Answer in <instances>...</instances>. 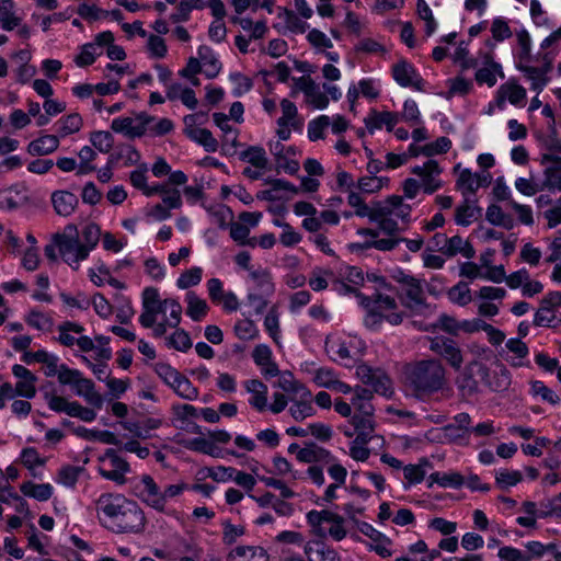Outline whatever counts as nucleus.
<instances>
[{
    "label": "nucleus",
    "instance_id": "obj_1",
    "mask_svg": "<svg viewBox=\"0 0 561 561\" xmlns=\"http://www.w3.org/2000/svg\"><path fill=\"white\" fill-rule=\"evenodd\" d=\"M95 510L100 523L115 534H137L145 528L146 517L141 507L122 494H101Z\"/></svg>",
    "mask_w": 561,
    "mask_h": 561
},
{
    "label": "nucleus",
    "instance_id": "obj_2",
    "mask_svg": "<svg viewBox=\"0 0 561 561\" xmlns=\"http://www.w3.org/2000/svg\"><path fill=\"white\" fill-rule=\"evenodd\" d=\"M408 387L417 396H431L444 388L446 370L438 359H422L404 367Z\"/></svg>",
    "mask_w": 561,
    "mask_h": 561
},
{
    "label": "nucleus",
    "instance_id": "obj_3",
    "mask_svg": "<svg viewBox=\"0 0 561 561\" xmlns=\"http://www.w3.org/2000/svg\"><path fill=\"white\" fill-rule=\"evenodd\" d=\"M54 242L62 260L73 268H78L79 262L85 260L89 255V248L80 243L75 225H67L62 233H56Z\"/></svg>",
    "mask_w": 561,
    "mask_h": 561
},
{
    "label": "nucleus",
    "instance_id": "obj_4",
    "mask_svg": "<svg viewBox=\"0 0 561 561\" xmlns=\"http://www.w3.org/2000/svg\"><path fill=\"white\" fill-rule=\"evenodd\" d=\"M307 522L311 526L312 531L322 538L327 536L340 541L346 536L344 529V518L329 510L316 511L307 513Z\"/></svg>",
    "mask_w": 561,
    "mask_h": 561
},
{
    "label": "nucleus",
    "instance_id": "obj_5",
    "mask_svg": "<svg viewBox=\"0 0 561 561\" xmlns=\"http://www.w3.org/2000/svg\"><path fill=\"white\" fill-rule=\"evenodd\" d=\"M133 494L158 512H163V496L159 485L149 474L133 481Z\"/></svg>",
    "mask_w": 561,
    "mask_h": 561
},
{
    "label": "nucleus",
    "instance_id": "obj_6",
    "mask_svg": "<svg viewBox=\"0 0 561 561\" xmlns=\"http://www.w3.org/2000/svg\"><path fill=\"white\" fill-rule=\"evenodd\" d=\"M537 60L542 62L541 67L518 64L517 68L531 81V89L540 93L548 84L550 78L547 76L552 69L554 56L552 53L538 54Z\"/></svg>",
    "mask_w": 561,
    "mask_h": 561
},
{
    "label": "nucleus",
    "instance_id": "obj_7",
    "mask_svg": "<svg viewBox=\"0 0 561 561\" xmlns=\"http://www.w3.org/2000/svg\"><path fill=\"white\" fill-rule=\"evenodd\" d=\"M397 294L402 306L410 309L413 313H419L421 308L427 307L422 283L414 276L402 285V294Z\"/></svg>",
    "mask_w": 561,
    "mask_h": 561
},
{
    "label": "nucleus",
    "instance_id": "obj_8",
    "mask_svg": "<svg viewBox=\"0 0 561 561\" xmlns=\"http://www.w3.org/2000/svg\"><path fill=\"white\" fill-rule=\"evenodd\" d=\"M392 78L403 88L411 87L417 91H424V79L417 72L415 67L404 59L392 66Z\"/></svg>",
    "mask_w": 561,
    "mask_h": 561
},
{
    "label": "nucleus",
    "instance_id": "obj_9",
    "mask_svg": "<svg viewBox=\"0 0 561 561\" xmlns=\"http://www.w3.org/2000/svg\"><path fill=\"white\" fill-rule=\"evenodd\" d=\"M356 375L365 385L371 386L376 393L386 397L391 393V381L380 369L363 364L356 368Z\"/></svg>",
    "mask_w": 561,
    "mask_h": 561
},
{
    "label": "nucleus",
    "instance_id": "obj_10",
    "mask_svg": "<svg viewBox=\"0 0 561 561\" xmlns=\"http://www.w3.org/2000/svg\"><path fill=\"white\" fill-rule=\"evenodd\" d=\"M100 460H108L112 469L106 470L100 468V474L117 484H124L126 482L125 474L130 471L129 463L122 457H119L115 449H106L104 456Z\"/></svg>",
    "mask_w": 561,
    "mask_h": 561
},
{
    "label": "nucleus",
    "instance_id": "obj_11",
    "mask_svg": "<svg viewBox=\"0 0 561 561\" xmlns=\"http://www.w3.org/2000/svg\"><path fill=\"white\" fill-rule=\"evenodd\" d=\"M297 460L304 463L330 465L335 461V458L330 450L313 442H307L301 450H298Z\"/></svg>",
    "mask_w": 561,
    "mask_h": 561
},
{
    "label": "nucleus",
    "instance_id": "obj_12",
    "mask_svg": "<svg viewBox=\"0 0 561 561\" xmlns=\"http://www.w3.org/2000/svg\"><path fill=\"white\" fill-rule=\"evenodd\" d=\"M265 182L271 185V188L261 191L256 194V197L261 201L275 202L280 199H288L284 195L285 192L297 194L299 188L293 183L283 179H266Z\"/></svg>",
    "mask_w": 561,
    "mask_h": 561
},
{
    "label": "nucleus",
    "instance_id": "obj_13",
    "mask_svg": "<svg viewBox=\"0 0 561 561\" xmlns=\"http://www.w3.org/2000/svg\"><path fill=\"white\" fill-rule=\"evenodd\" d=\"M12 374L19 379L15 385L18 396L32 399L36 394L35 383L37 377L26 367L15 364L12 367Z\"/></svg>",
    "mask_w": 561,
    "mask_h": 561
},
{
    "label": "nucleus",
    "instance_id": "obj_14",
    "mask_svg": "<svg viewBox=\"0 0 561 561\" xmlns=\"http://www.w3.org/2000/svg\"><path fill=\"white\" fill-rule=\"evenodd\" d=\"M357 233L360 236H368L371 238V240L365 241L364 243L352 244V248L362 250L377 249L379 251H391L400 243V239L393 237L376 239L379 236V232L369 228H360L357 230Z\"/></svg>",
    "mask_w": 561,
    "mask_h": 561
},
{
    "label": "nucleus",
    "instance_id": "obj_15",
    "mask_svg": "<svg viewBox=\"0 0 561 561\" xmlns=\"http://www.w3.org/2000/svg\"><path fill=\"white\" fill-rule=\"evenodd\" d=\"M561 306V293L560 291H550L546 297L540 301V308L535 314L534 324L537 327H557L558 323H554L556 316L551 314V317H543V312H550L552 308Z\"/></svg>",
    "mask_w": 561,
    "mask_h": 561
},
{
    "label": "nucleus",
    "instance_id": "obj_16",
    "mask_svg": "<svg viewBox=\"0 0 561 561\" xmlns=\"http://www.w3.org/2000/svg\"><path fill=\"white\" fill-rule=\"evenodd\" d=\"M477 201L470 196L463 197V202L455 209V221L457 225L467 227L482 215V208L476 205Z\"/></svg>",
    "mask_w": 561,
    "mask_h": 561
},
{
    "label": "nucleus",
    "instance_id": "obj_17",
    "mask_svg": "<svg viewBox=\"0 0 561 561\" xmlns=\"http://www.w3.org/2000/svg\"><path fill=\"white\" fill-rule=\"evenodd\" d=\"M364 122L370 134H373L375 129H380L382 126H386L388 131H392L393 127L399 122V114L394 112H378L376 110H371Z\"/></svg>",
    "mask_w": 561,
    "mask_h": 561
},
{
    "label": "nucleus",
    "instance_id": "obj_18",
    "mask_svg": "<svg viewBox=\"0 0 561 561\" xmlns=\"http://www.w3.org/2000/svg\"><path fill=\"white\" fill-rule=\"evenodd\" d=\"M51 204L59 216H70L79 204L78 197L69 191H55L51 194Z\"/></svg>",
    "mask_w": 561,
    "mask_h": 561
},
{
    "label": "nucleus",
    "instance_id": "obj_19",
    "mask_svg": "<svg viewBox=\"0 0 561 561\" xmlns=\"http://www.w3.org/2000/svg\"><path fill=\"white\" fill-rule=\"evenodd\" d=\"M244 387L252 394L250 405L260 412L264 411L267 407V386L259 379H250L244 382Z\"/></svg>",
    "mask_w": 561,
    "mask_h": 561
},
{
    "label": "nucleus",
    "instance_id": "obj_20",
    "mask_svg": "<svg viewBox=\"0 0 561 561\" xmlns=\"http://www.w3.org/2000/svg\"><path fill=\"white\" fill-rule=\"evenodd\" d=\"M309 561H340L337 552L322 541H311L305 546Z\"/></svg>",
    "mask_w": 561,
    "mask_h": 561
},
{
    "label": "nucleus",
    "instance_id": "obj_21",
    "mask_svg": "<svg viewBox=\"0 0 561 561\" xmlns=\"http://www.w3.org/2000/svg\"><path fill=\"white\" fill-rule=\"evenodd\" d=\"M76 393L83 397L88 403L96 409H101L103 405L102 396L95 391L94 382L91 379L84 378L82 374L79 379L73 383Z\"/></svg>",
    "mask_w": 561,
    "mask_h": 561
},
{
    "label": "nucleus",
    "instance_id": "obj_22",
    "mask_svg": "<svg viewBox=\"0 0 561 561\" xmlns=\"http://www.w3.org/2000/svg\"><path fill=\"white\" fill-rule=\"evenodd\" d=\"M497 98L500 104L507 99L511 104L519 106L526 99V90L515 81L510 80L499 88Z\"/></svg>",
    "mask_w": 561,
    "mask_h": 561
},
{
    "label": "nucleus",
    "instance_id": "obj_23",
    "mask_svg": "<svg viewBox=\"0 0 561 561\" xmlns=\"http://www.w3.org/2000/svg\"><path fill=\"white\" fill-rule=\"evenodd\" d=\"M228 561H268L262 547L240 546L228 554Z\"/></svg>",
    "mask_w": 561,
    "mask_h": 561
},
{
    "label": "nucleus",
    "instance_id": "obj_24",
    "mask_svg": "<svg viewBox=\"0 0 561 561\" xmlns=\"http://www.w3.org/2000/svg\"><path fill=\"white\" fill-rule=\"evenodd\" d=\"M111 128L115 133H122L129 138L141 137L146 133L147 122L134 125V119L130 117H117L113 119Z\"/></svg>",
    "mask_w": 561,
    "mask_h": 561
},
{
    "label": "nucleus",
    "instance_id": "obj_25",
    "mask_svg": "<svg viewBox=\"0 0 561 561\" xmlns=\"http://www.w3.org/2000/svg\"><path fill=\"white\" fill-rule=\"evenodd\" d=\"M59 146L55 135H44L28 144L27 151L32 156H45L54 152Z\"/></svg>",
    "mask_w": 561,
    "mask_h": 561
},
{
    "label": "nucleus",
    "instance_id": "obj_26",
    "mask_svg": "<svg viewBox=\"0 0 561 561\" xmlns=\"http://www.w3.org/2000/svg\"><path fill=\"white\" fill-rule=\"evenodd\" d=\"M199 61L205 67L204 73L207 78L213 79L218 76L221 69V62L215 56L210 47L202 45L198 47Z\"/></svg>",
    "mask_w": 561,
    "mask_h": 561
},
{
    "label": "nucleus",
    "instance_id": "obj_27",
    "mask_svg": "<svg viewBox=\"0 0 561 561\" xmlns=\"http://www.w3.org/2000/svg\"><path fill=\"white\" fill-rule=\"evenodd\" d=\"M300 81L304 82V87H301V91L305 93L310 103L320 110H323L329 104L328 96L320 92L314 81L311 78L301 77Z\"/></svg>",
    "mask_w": 561,
    "mask_h": 561
},
{
    "label": "nucleus",
    "instance_id": "obj_28",
    "mask_svg": "<svg viewBox=\"0 0 561 561\" xmlns=\"http://www.w3.org/2000/svg\"><path fill=\"white\" fill-rule=\"evenodd\" d=\"M186 136L203 146L207 152H216L218 149V141L213 136L211 131L206 128H186Z\"/></svg>",
    "mask_w": 561,
    "mask_h": 561
},
{
    "label": "nucleus",
    "instance_id": "obj_29",
    "mask_svg": "<svg viewBox=\"0 0 561 561\" xmlns=\"http://www.w3.org/2000/svg\"><path fill=\"white\" fill-rule=\"evenodd\" d=\"M278 387L285 392L293 393L298 398L311 397V392L302 383L295 380L293 374L288 370L280 374Z\"/></svg>",
    "mask_w": 561,
    "mask_h": 561
},
{
    "label": "nucleus",
    "instance_id": "obj_30",
    "mask_svg": "<svg viewBox=\"0 0 561 561\" xmlns=\"http://www.w3.org/2000/svg\"><path fill=\"white\" fill-rule=\"evenodd\" d=\"M21 492L28 497L44 502L51 497L53 486L49 483L36 484L32 481H25L20 486Z\"/></svg>",
    "mask_w": 561,
    "mask_h": 561
},
{
    "label": "nucleus",
    "instance_id": "obj_31",
    "mask_svg": "<svg viewBox=\"0 0 561 561\" xmlns=\"http://www.w3.org/2000/svg\"><path fill=\"white\" fill-rule=\"evenodd\" d=\"M447 248L445 250V255L453 257L458 253L462 254L466 259H472L476 254L473 247L470 242L465 241L460 236H454L451 238H447Z\"/></svg>",
    "mask_w": 561,
    "mask_h": 561
},
{
    "label": "nucleus",
    "instance_id": "obj_32",
    "mask_svg": "<svg viewBox=\"0 0 561 561\" xmlns=\"http://www.w3.org/2000/svg\"><path fill=\"white\" fill-rule=\"evenodd\" d=\"M186 314L194 321H201L208 311L207 302L199 298L194 291L186 294Z\"/></svg>",
    "mask_w": 561,
    "mask_h": 561
},
{
    "label": "nucleus",
    "instance_id": "obj_33",
    "mask_svg": "<svg viewBox=\"0 0 561 561\" xmlns=\"http://www.w3.org/2000/svg\"><path fill=\"white\" fill-rule=\"evenodd\" d=\"M310 398L311 397H304L298 400L290 398L293 404L289 408V413L297 422L304 421L305 419L316 414V409L313 408Z\"/></svg>",
    "mask_w": 561,
    "mask_h": 561
},
{
    "label": "nucleus",
    "instance_id": "obj_34",
    "mask_svg": "<svg viewBox=\"0 0 561 561\" xmlns=\"http://www.w3.org/2000/svg\"><path fill=\"white\" fill-rule=\"evenodd\" d=\"M434 483L443 488H459L463 484V477L457 472H433L427 479V486L432 488Z\"/></svg>",
    "mask_w": 561,
    "mask_h": 561
},
{
    "label": "nucleus",
    "instance_id": "obj_35",
    "mask_svg": "<svg viewBox=\"0 0 561 561\" xmlns=\"http://www.w3.org/2000/svg\"><path fill=\"white\" fill-rule=\"evenodd\" d=\"M496 76L504 78V72L500 64H494L493 67H480L474 73V80L478 84H486L492 88L496 83Z\"/></svg>",
    "mask_w": 561,
    "mask_h": 561
},
{
    "label": "nucleus",
    "instance_id": "obj_36",
    "mask_svg": "<svg viewBox=\"0 0 561 561\" xmlns=\"http://www.w3.org/2000/svg\"><path fill=\"white\" fill-rule=\"evenodd\" d=\"M278 18L284 20L286 28L291 33L302 34L308 28V24L305 21L300 20L294 11L286 8H278Z\"/></svg>",
    "mask_w": 561,
    "mask_h": 561
},
{
    "label": "nucleus",
    "instance_id": "obj_37",
    "mask_svg": "<svg viewBox=\"0 0 561 561\" xmlns=\"http://www.w3.org/2000/svg\"><path fill=\"white\" fill-rule=\"evenodd\" d=\"M154 371L173 391L175 389V385L183 376L178 369L167 363H157L154 365Z\"/></svg>",
    "mask_w": 561,
    "mask_h": 561
},
{
    "label": "nucleus",
    "instance_id": "obj_38",
    "mask_svg": "<svg viewBox=\"0 0 561 561\" xmlns=\"http://www.w3.org/2000/svg\"><path fill=\"white\" fill-rule=\"evenodd\" d=\"M241 160L248 161L254 168L265 169L267 165V158L264 148L259 146L249 147L240 154Z\"/></svg>",
    "mask_w": 561,
    "mask_h": 561
},
{
    "label": "nucleus",
    "instance_id": "obj_39",
    "mask_svg": "<svg viewBox=\"0 0 561 561\" xmlns=\"http://www.w3.org/2000/svg\"><path fill=\"white\" fill-rule=\"evenodd\" d=\"M456 185L461 191L463 197L474 194L481 187V183L477 181L476 174H472L469 169H463L460 172Z\"/></svg>",
    "mask_w": 561,
    "mask_h": 561
},
{
    "label": "nucleus",
    "instance_id": "obj_40",
    "mask_svg": "<svg viewBox=\"0 0 561 561\" xmlns=\"http://www.w3.org/2000/svg\"><path fill=\"white\" fill-rule=\"evenodd\" d=\"M59 129L58 134L60 137H66L70 134H75L82 127V118L79 114L73 113L61 117L58 121Z\"/></svg>",
    "mask_w": 561,
    "mask_h": 561
},
{
    "label": "nucleus",
    "instance_id": "obj_41",
    "mask_svg": "<svg viewBox=\"0 0 561 561\" xmlns=\"http://www.w3.org/2000/svg\"><path fill=\"white\" fill-rule=\"evenodd\" d=\"M251 278L255 282L257 288L260 289V294L265 296L273 295L275 287L272 282V277L268 271L266 270H257L252 271L250 273Z\"/></svg>",
    "mask_w": 561,
    "mask_h": 561
},
{
    "label": "nucleus",
    "instance_id": "obj_42",
    "mask_svg": "<svg viewBox=\"0 0 561 561\" xmlns=\"http://www.w3.org/2000/svg\"><path fill=\"white\" fill-rule=\"evenodd\" d=\"M451 147V140L448 137H438L435 141L424 145L420 148L419 153L425 157L446 153Z\"/></svg>",
    "mask_w": 561,
    "mask_h": 561
},
{
    "label": "nucleus",
    "instance_id": "obj_43",
    "mask_svg": "<svg viewBox=\"0 0 561 561\" xmlns=\"http://www.w3.org/2000/svg\"><path fill=\"white\" fill-rule=\"evenodd\" d=\"M283 115L277 119V126H290L297 128V122L295 121L298 111L294 102L283 99L280 102Z\"/></svg>",
    "mask_w": 561,
    "mask_h": 561
},
{
    "label": "nucleus",
    "instance_id": "obj_44",
    "mask_svg": "<svg viewBox=\"0 0 561 561\" xmlns=\"http://www.w3.org/2000/svg\"><path fill=\"white\" fill-rule=\"evenodd\" d=\"M523 474L520 471L517 470H501L496 472L495 476V483L501 490H507L511 486H514L522 482Z\"/></svg>",
    "mask_w": 561,
    "mask_h": 561
},
{
    "label": "nucleus",
    "instance_id": "obj_45",
    "mask_svg": "<svg viewBox=\"0 0 561 561\" xmlns=\"http://www.w3.org/2000/svg\"><path fill=\"white\" fill-rule=\"evenodd\" d=\"M83 471L82 467L64 466L60 468L57 477V482L68 488H75L78 482L80 473Z\"/></svg>",
    "mask_w": 561,
    "mask_h": 561
},
{
    "label": "nucleus",
    "instance_id": "obj_46",
    "mask_svg": "<svg viewBox=\"0 0 561 561\" xmlns=\"http://www.w3.org/2000/svg\"><path fill=\"white\" fill-rule=\"evenodd\" d=\"M449 299L459 306H466L471 301V294L468 284L459 282L448 291Z\"/></svg>",
    "mask_w": 561,
    "mask_h": 561
},
{
    "label": "nucleus",
    "instance_id": "obj_47",
    "mask_svg": "<svg viewBox=\"0 0 561 561\" xmlns=\"http://www.w3.org/2000/svg\"><path fill=\"white\" fill-rule=\"evenodd\" d=\"M90 141L100 152L104 153H107L114 145L113 135L103 130L91 133Z\"/></svg>",
    "mask_w": 561,
    "mask_h": 561
},
{
    "label": "nucleus",
    "instance_id": "obj_48",
    "mask_svg": "<svg viewBox=\"0 0 561 561\" xmlns=\"http://www.w3.org/2000/svg\"><path fill=\"white\" fill-rule=\"evenodd\" d=\"M167 344L176 351L187 352L192 347V340L187 332L178 330L168 339Z\"/></svg>",
    "mask_w": 561,
    "mask_h": 561
},
{
    "label": "nucleus",
    "instance_id": "obj_49",
    "mask_svg": "<svg viewBox=\"0 0 561 561\" xmlns=\"http://www.w3.org/2000/svg\"><path fill=\"white\" fill-rule=\"evenodd\" d=\"M202 273L203 271L201 267H192L183 272L176 280L178 287L181 289H186L199 284L202 280Z\"/></svg>",
    "mask_w": 561,
    "mask_h": 561
},
{
    "label": "nucleus",
    "instance_id": "obj_50",
    "mask_svg": "<svg viewBox=\"0 0 561 561\" xmlns=\"http://www.w3.org/2000/svg\"><path fill=\"white\" fill-rule=\"evenodd\" d=\"M331 124L330 117L321 115L318 118L309 122L308 124V137L310 140L316 141L323 138V130Z\"/></svg>",
    "mask_w": 561,
    "mask_h": 561
},
{
    "label": "nucleus",
    "instance_id": "obj_51",
    "mask_svg": "<svg viewBox=\"0 0 561 561\" xmlns=\"http://www.w3.org/2000/svg\"><path fill=\"white\" fill-rule=\"evenodd\" d=\"M174 392L182 399L190 401L196 400L198 398V389L194 387L190 379L184 375L175 385Z\"/></svg>",
    "mask_w": 561,
    "mask_h": 561
},
{
    "label": "nucleus",
    "instance_id": "obj_52",
    "mask_svg": "<svg viewBox=\"0 0 561 561\" xmlns=\"http://www.w3.org/2000/svg\"><path fill=\"white\" fill-rule=\"evenodd\" d=\"M545 180L541 183L543 188L558 190L561 192V167H547L543 171Z\"/></svg>",
    "mask_w": 561,
    "mask_h": 561
},
{
    "label": "nucleus",
    "instance_id": "obj_53",
    "mask_svg": "<svg viewBox=\"0 0 561 561\" xmlns=\"http://www.w3.org/2000/svg\"><path fill=\"white\" fill-rule=\"evenodd\" d=\"M451 367L459 369L462 365L463 358L460 348L454 340L448 342V345L444 348L442 355Z\"/></svg>",
    "mask_w": 561,
    "mask_h": 561
},
{
    "label": "nucleus",
    "instance_id": "obj_54",
    "mask_svg": "<svg viewBox=\"0 0 561 561\" xmlns=\"http://www.w3.org/2000/svg\"><path fill=\"white\" fill-rule=\"evenodd\" d=\"M202 9L203 3L201 0H195L194 3L192 1H181L176 8V11L171 15L173 22H183L187 21L190 18V13L192 9Z\"/></svg>",
    "mask_w": 561,
    "mask_h": 561
},
{
    "label": "nucleus",
    "instance_id": "obj_55",
    "mask_svg": "<svg viewBox=\"0 0 561 561\" xmlns=\"http://www.w3.org/2000/svg\"><path fill=\"white\" fill-rule=\"evenodd\" d=\"M457 387L463 396H472L478 392V381L469 371H465L457 380Z\"/></svg>",
    "mask_w": 561,
    "mask_h": 561
},
{
    "label": "nucleus",
    "instance_id": "obj_56",
    "mask_svg": "<svg viewBox=\"0 0 561 561\" xmlns=\"http://www.w3.org/2000/svg\"><path fill=\"white\" fill-rule=\"evenodd\" d=\"M101 236V229L100 227L90 222L84 226L82 230V238L84 240V243H82L84 247L89 248V252L95 248L100 240Z\"/></svg>",
    "mask_w": 561,
    "mask_h": 561
},
{
    "label": "nucleus",
    "instance_id": "obj_57",
    "mask_svg": "<svg viewBox=\"0 0 561 561\" xmlns=\"http://www.w3.org/2000/svg\"><path fill=\"white\" fill-rule=\"evenodd\" d=\"M531 391L535 396H540L542 400L551 404H558L560 402L559 396L540 380H536L531 383Z\"/></svg>",
    "mask_w": 561,
    "mask_h": 561
},
{
    "label": "nucleus",
    "instance_id": "obj_58",
    "mask_svg": "<svg viewBox=\"0 0 561 561\" xmlns=\"http://www.w3.org/2000/svg\"><path fill=\"white\" fill-rule=\"evenodd\" d=\"M26 322L28 325L37 329V330H50L53 327L51 318L47 317L43 312L32 310L26 318Z\"/></svg>",
    "mask_w": 561,
    "mask_h": 561
},
{
    "label": "nucleus",
    "instance_id": "obj_59",
    "mask_svg": "<svg viewBox=\"0 0 561 561\" xmlns=\"http://www.w3.org/2000/svg\"><path fill=\"white\" fill-rule=\"evenodd\" d=\"M22 19L16 16L11 8L7 5H0V24L3 30L12 31L20 26Z\"/></svg>",
    "mask_w": 561,
    "mask_h": 561
},
{
    "label": "nucleus",
    "instance_id": "obj_60",
    "mask_svg": "<svg viewBox=\"0 0 561 561\" xmlns=\"http://www.w3.org/2000/svg\"><path fill=\"white\" fill-rule=\"evenodd\" d=\"M96 55L93 43L84 44L80 54L75 58V62L78 67H88L95 61Z\"/></svg>",
    "mask_w": 561,
    "mask_h": 561
},
{
    "label": "nucleus",
    "instance_id": "obj_61",
    "mask_svg": "<svg viewBox=\"0 0 561 561\" xmlns=\"http://www.w3.org/2000/svg\"><path fill=\"white\" fill-rule=\"evenodd\" d=\"M473 88V83L471 80H467L461 76H458L454 79L449 80V91L450 95H467Z\"/></svg>",
    "mask_w": 561,
    "mask_h": 561
},
{
    "label": "nucleus",
    "instance_id": "obj_62",
    "mask_svg": "<svg viewBox=\"0 0 561 561\" xmlns=\"http://www.w3.org/2000/svg\"><path fill=\"white\" fill-rule=\"evenodd\" d=\"M194 449L211 457H221V449L215 445L210 438H195L193 440Z\"/></svg>",
    "mask_w": 561,
    "mask_h": 561
},
{
    "label": "nucleus",
    "instance_id": "obj_63",
    "mask_svg": "<svg viewBox=\"0 0 561 561\" xmlns=\"http://www.w3.org/2000/svg\"><path fill=\"white\" fill-rule=\"evenodd\" d=\"M234 332L241 340H250L256 335L257 329L252 320L244 319L236 323Z\"/></svg>",
    "mask_w": 561,
    "mask_h": 561
},
{
    "label": "nucleus",
    "instance_id": "obj_64",
    "mask_svg": "<svg viewBox=\"0 0 561 561\" xmlns=\"http://www.w3.org/2000/svg\"><path fill=\"white\" fill-rule=\"evenodd\" d=\"M497 556L505 561H531V556L508 546L500 548Z\"/></svg>",
    "mask_w": 561,
    "mask_h": 561
}]
</instances>
